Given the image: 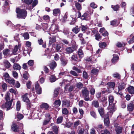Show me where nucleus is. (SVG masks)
I'll return each instance as SVG.
<instances>
[{
  "label": "nucleus",
  "instance_id": "obj_1",
  "mask_svg": "<svg viewBox=\"0 0 134 134\" xmlns=\"http://www.w3.org/2000/svg\"><path fill=\"white\" fill-rule=\"evenodd\" d=\"M16 12L17 13V17L19 18L25 19L26 16V11L24 9L17 8Z\"/></svg>",
  "mask_w": 134,
  "mask_h": 134
},
{
  "label": "nucleus",
  "instance_id": "obj_2",
  "mask_svg": "<svg viewBox=\"0 0 134 134\" xmlns=\"http://www.w3.org/2000/svg\"><path fill=\"white\" fill-rule=\"evenodd\" d=\"M50 30L52 34H55L59 31L58 26L57 25L52 24L50 28Z\"/></svg>",
  "mask_w": 134,
  "mask_h": 134
},
{
  "label": "nucleus",
  "instance_id": "obj_3",
  "mask_svg": "<svg viewBox=\"0 0 134 134\" xmlns=\"http://www.w3.org/2000/svg\"><path fill=\"white\" fill-rule=\"evenodd\" d=\"M12 101H9L6 102L5 103L2 104V108L3 109L6 108L7 110L11 109H12Z\"/></svg>",
  "mask_w": 134,
  "mask_h": 134
},
{
  "label": "nucleus",
  "instance_id": "obj_4",
  "mask_svg": "<svg viewBox=\"0 0 134 134\" xmlns=\"http://www.w3.org/2000/svg\"><path fill=\"white\" fill-rule=\"evenodd\" d=\"M77 47L76 46L73 45L72 47H68L65 49V51L67 53L70 54L72 53L74 51L77 49Z\"/></svg>",
  "mask_w": 134,
  "mask_h": 134
},
{
  "label": "nucleus",
  "instance_id": "obj_5",
  "mask_svg": "<svg viewBox=\"0 0 134 134\" xmlns=\"http://www.w3.org/2000/svg\"><path fill=\"white\" fill-rule=\"evenodd\" d=\"M107 114L108 115V116L106 118H104V122L105 125L107 126H108L109 124V115L110 114V115H111L112 114V113L111 111L108 112Z\"/></svg>",
  "mask_w": 134,
  "mask_h": 134
},
{
  "label": "nucleus",
  "instance_id": "obj_6",
  "mask_svg": "<svg viewBox=\"0 0 134 134\" xmlns=\"http://www.w3.org/2000/svg\"><path fill=\"white\" fill-rule=\"evenodd\" d=\"M108 99L109 102V106L110 107V105H112L114 106L116 103L115 101V103H114V97L112 95H109L108 97Z\"/></svg>",
  "mask_w": 134,
  "mask_h": 134
},
{
  "label": "nucleus",
  "instance_id": "obj_7",
  "mask_svg": "<svg viewBox=\"0 0 134 134\" xmlns=\"http://www.w3.org/2000/svg\"><path fill=\"white\" fill-rule=\"evenodd\" d=\"M35 88L37 93L38 94H40L42 93L41 88L39 84L36 83L35 84Z\"/></svg>",
  "mask_w": 134,
  "mask_h": 134
},
{
  "label": "nucleus",
  "instance_id": "obj_8",
  "mask_svg": "<svg viewBox=\"0 0 134 134\" xmlns=\"http://www.w3.org/2000/svg\"><path fill=\"white\" fill-rule=\"evenodd\" d=\"M49 107V105L47 103H42L40 105V108L41 109H44L45 110H47Z\"/></svg>",
  "mask_w": 134,
  "mask_h": 134
},
{
  "label": "nucleus",
  "instance_id": "obj_9",
  "mask_svg": "<svg viewBox=\"0 0 134 134\" xmlns=\"http://www.w3.org/2000/svg\"><path fill=\"white\" fill-rule=\"evenodd\" d=\"M128 43H132L134 42V35L132 34L130 36L129 38L127 39Z\"/></svg>",
  "mask_w": 134,
  "mask_h": 134
},
{
  "label": "nucleus",
  "instance_id": "obj_10",
  "mask_svg": "<svg viewBox=\"0 0 134 134\" xmlns=\"http://www.w3.org/2000/svg\"><path fill=\"white\" fill-rule=\"evenodd\" d=\"M81 19L82 20H88L90 19V17L88 15L87 13H85L81 16Z\"/></svg>",
  "mask_w": 134,
  "mask_h": 134
},
{
  "label": "nucleus",
  "instance_id": "obj_11",
  "mask_svg": "<svg viewBox=\"0 0 134 134\" xmlns=\"http://www.w3.org/2000/svg\"><path fill=\"white\" fill-rule=\"evenodd\" d=\"M11 129L14 131L17 132L19 131V128L17 126L16 123H13Z\"/></svg>",
  "mask_w": 134,
  "mask_h": 134
},
{
  "label": "nucleus",
  "instance_id": "obj_12",
  "mask_svg": "<svg viewBox=\"0 0 134 134\" xmlns=\"http://www.w3.org/2000/svg\"><path fill=\"white\" fill-rule=\"evenodd\" d=\"M126 84L124 82L119 83L118 88L119 91H121L125 89Z\"/></svg>",
  "mask_w": 134,
  "mask_h": 134
},
{
  "label": "nucleus",
  "instance_id": "obj_13",
  "mask_svg": "<svg viewBox=\"0 0 134 134\" xmlns=\"http://www.w3.org/2000/svg\"><path fill=\"white\" fill-rule=\"evenodd\" d=\"M76 12H74L73 14L71 15V17L72 19V21L70 23V24H73L74 23L76 20Z\"/></svg>",
  "mask_w": 134,
  "mask_h": 134
},
{
  "label": "nucleus",
  "instance_id": "obj_14",
  "mask_svg": "<svg viewBox=\"0 0 134 134\" xmlns=\"http://www.w3.org/2000/svg\"><path fill=\"white\" fill-rule=\"evenodd\" d=\"M53 15L56 16L60 14V10L59 8H57L53 10Z\"/></svg>",
  "mask_w": 134,
  "mask_h": 134
},
{
  "label": "nucleus",
  "instance_id": "obj_15",
  "mask_svg": "<svg viewBox=\"0 0 134 134\" xmlns=\"http://www.w3.org/2000/svg\"><path fill=\"white\" fill-rule=\"evenodd\" d=\"M23 117L24 116L22 114H21L18 112H17L15 114V119H18V121L19 120L23 118Z\"/></svg>",
  "mask_w": 134,
  "mask_h": 134
},
{
  "label": "nucleus",
  "instance_id": "obj_16",
  "mask_svg": "<svg viewBox=\"0 0 134 134\" xmlns=\"http://www.w3.org/2000/svg\"><path fill=\"white\" fill-rule=\"evenodd\" d=\"M13 69L16 70H20L21 69V67L20 65L17 63H14L13 66Z\"/></svg>",
  "mask_w": 134,
  "mask_h": 134
},
{
  "label": "nucleus",
  "instance_id": "obj_17",
  "mask_svg": "<svg viewBox=\"0 0 134 134\" xmlns=\"http://www.w3.org/2000/svg\"><path fill=\"white\" fill-rule=\"evenodd\" d=\"M127 90L128 92L131 94H134V87L130 86L127 88H126V90Z\"/></svg>",
  "mask_w": 134,
  "mask_h": 134
},
{
  "label": "nucleus",
  "instance_id": "obj_18",
  "mask_svg": "<svg viewBox=\"0 0 134 134\" xmlns=\"http://www.w3.org/2000/svg\"><path fill=\"white\" fill-rule=\"evenodd\" d=\"M27 94L26 93L24 95H23L22 96V99L23 101L26 102L27 103L29 102V100L27 96Z\"/></svg>",
  "mask_w": 134,
  "mask_h": 134
},
{
  "label": "nucleus",
  "instance_id": "obj_19",
  "mask_svg": "<svg viewBox=\"0 0 134 134\" xmlns=\"http://www.w3.org/2000/svg\"><path fill=\"white\" fill-rule=\"evenodd\" d=\"M81 91L83 96H86V95L89 94V91L86 88H85L83 89Z\"/></svg>",
  "mask_w": 134,
  "mask_h": 134
},
{
  "label": "nucleus",
  "instance_id": "obj_20",
  "mask_svg": "<svg viewBox=\"0 0 134 134\" xmlns=\"http://www.w3.org/2000/svg\"><path fill=\"white\" fill-rule=\"evenodd\" d=\"M134 108L133 104L132 103H130L127 105V108L128 110L130 111H132Z\"/></svg>",
  "mask_w": 134,
  "mask_h": 134
},
{
  "label": "nucleus",
  "instance_id": "obj_21",
  "mask_svg": "<svg viewBox=\"0 0 134 134\" xmlns=\"http://www.w3.org/2000/svg\"><path fill=\"white\" fill-rule=\"evenodd\" d=\"M113 57L112 59V62L113 63H114L117 62L119 59V57L118 55L116 54H113Z\"/></svg>",
  "mask_w": 134,
  "mask_h": 134
},
{
  "label": "nucleus",
  "instance_id": "obj_22",
  "mask_svg": "<svg viewBox=\"0 0 134 134\" xmlns=\"http://www.w3.org/2000/svg\"><path fill=\"white\" fill-rule=\"evenodd\" d=\"M80 30V28H79L77 26H76L75 27H73L72 29L73 32L75 34H77Z\"/></svg>",
  "mask_w": 134,
  "mask_h": 134
},
{
  "label": "nucleus",
  "instance_id": "obj_23",
  "mask_svg": "<svg viewBox=\"0 0 134 134\" xmlns=\"http://www.w3.org/2000/svg\"><path fill=\"white\" fill-rule=\"evenodd\" d=\"M7 82L10 84L14 85L15 83V81L13 78H9L8 79H7L6 81Z\"/></svg>",
  "mask_w": 134,
  "mask_h": 134
},
{
  "label": "nucleus",
  "instance_id": "obj_24",
  "mask_svg": "<svg viewBox=\"0 0 134 134\" xmlns=\"http://www.w3.org/2000/svg\"><path fill=\"white\" fill-rule=\"evenodd\" d=\"M59 129V127L56 126H53L52 127V129L53 131L55 134H58Z\"/></svg>",
  "mask_w": 134,
  "mask_h": 134
},
{
  "label": "nucleus",
  "instance_id": "obj_25",
  "mask_svg": "<svg viewBox=\"0 0 134 134\" xmlns=\"http://www.w3.org/2000/svg\"><path fill=\"white\" fill-rule=\"evenodd\" d=\"M61 104V101L60 100H55L53 104L54 107H58L60 106Z\"/></svg>",
  "mask_w": 134,
  "mask_h": 134
},
{
  "label": "nucleus",
  "instance_id": "obj_26",
  "mask_svg": "<svg viewBox=\"0 0 134 134\" xmlns=\"http://www.w3.org/2000/svg\"><path fill=\"white\" fill-rule=\"evenodd\" d=\"M57 66L56 63L53 61L49 65V66L51 69H54Z\"/></svg>",
  "mask_w": 134,
  "mask_h": 134
},
{
  "label": "nucleus",
  "instance_id": "obj_27",
  "mask_svg": "<svg viewBox=\"0 0 134 134\" xmlns=\"http://www.w3.org/2000/svg\"><path fill=\"white\" fill-rule=\"evenodd\" d=\"M18 47L17 45L15 46L14 49L12 51V54L14 55L17 54L18 52Z\"/></svg>",
  "mask_w": 134,
  "mask_h": 134
},
{
  "label": "nucleus",
  "instance_id": "obj_28",
  "mask_svg": "<svg viewBox=\"0 0 134 134\" xmlns=\"http://www.w3.org/2000/svg\"><path fill=\"white\" fill-rule=\"evenodd\" d=\"M3 53L4 55H10V51L8 49H6L3 51Z\"/></svg>",
  "mask_w": 134,
  "mask_h": 134
},
{
  "label": "nucleus",
  "instance_id": "obj_29",
  "mask_svg": "<svg viewBox=\"0 0 134 134\" xmlns=\"http://www.w3.org/2000/svg\"><path fill=\"white\" fill-rule=\"evenodd\" d=\"M98 111L100 116L102 117H103L104 114V110L102 108H98Z\"/></svg>",
  "mask_w": 134,
  "mask_h": 134
},
{
  "label": "nucleus",
  "instance_id": "obj_30",
  "mask_svg": "<svg viewBox=\"0 0 134 134\" xmlns=\"http://www.w3.org/2000/svg\"><path fill=\"white\" fill-rule=\"evenodd\" d=\"M75 5L77 9L79 10L82 9L81 5L79 2H75Z\"/></svg>",
  "mask_w": 134,
  "mask_h": 134
},
{
  "label": "nucleus",
  "instance_id": "obj_31",
  "mask_svg": "<svg viewBox=\"0 0 134 134\" xmlns=\"http://www.w3.org/2000/svg\"><path fill=\"white\" fill-rule=\"evenodd\" d=\"M119 24V22L116 20H114L110 22V24L112 25L116 26Z\"/></svg>",
  "mask_w": 134,
  "mask_h": 134
},
{
  "label": "nucleus",
  "instance_id": "obj_32",
  "mask_svg": "<svg viewBox=\"0 0 134 134\" xmlns=\"http://www.w3.org/2000/svg\"><path fill=\"white\" fill-rule=\"evenodd\" d=\"M107 44L104 42H100L99 43V46L100 48H104L107 46Z\"/></svg>",
  "mask_w": 134,
  "mask_h": 134
},
{
  "label": "nucleus",
  "instance_id": "obj_33",
  "mask_svg": "<svg viewBox=\"0 0 134 134\" xmlns=\"http://www.w3.org/2000/svg\"><path fill=\"white\" fill-rule=\"evenodd\" d=\"M107 85L110 88H113V89L115 84L114 82H109L107 83Z\"/></svg>",
  "mask_w": 134,
  "mask_h": 134
},
{
  "label": "nucleus",
  "instance_id": "obj_34",
  "mask_svg": "<svg viewBox=\"0 0 134 134\" xmlns=\"http://www.w3.org/2000/svg\"><path fill=\"white\" fill-rule=\"evenodd\" d=\"M4 10L5 12L7 11L9 9V7L8 5V3L6 1L5 2V3L4 5Z\"/></svg>",
  "mask_w": 134,
  "mask_h": 134
},
{
  "label": "nucleus",
  "instance_id": "obj_35",
  "mask_svg": "<svg viewBox=\"0 0 134 134\" xmlns=\"http://www.w3.org/2000/svg\"><path fill=\"white\" fill-rule=\"evenodd\" d=\"M21 107V104L20 102L19 101H18L16 104V110L18 111H19Z\"/></svg>",
  "mask_w": 134,
  "mask_h": 134
},
{
  "label": "nucleus",
  "instance_id": "obj_36",
  "mask_svg": "<svg viewBox=\"0 0 134 134\" xmlns=\"http://www.w3.org/2000/svg\"><path fill=\"white\" fill-rule=\"evenodd\" d=\"M41 26L43 30L45 31L48 28V25L47 24L43 23L42 24Z\"/></svg>",
  "mask_w": 134,
  "mask_h": 134
},
{
  "label": "nucleus",
  "instance_id": "obj_37",
  "mask_svg": "<svg viewBox=\"0 0 134 134\" xmlns=\"http://www.w3.org/2000/svg\"><path fill=\"white\" fill-rule=\"evenodd\" d=\"M43 20L47 22H49L50 21V17L48 15H45L43 16Z\"/></svg>",
  "mask_w": 134,
  "mask_h": 134
},
{
  "label": "nucleus",
  "instance_id": "obj_38",
  "mask_svg": "<svg viewBox=\"0 0 134 134\" xmlns=\"http://www.w3.org/2000/svg\"><path fill=\"white\" fill-rule=\"evenodd\" d=\"M78 54L80 58H82L83 56V53L81 49H79L78 51Z\"/></svg>",
  "mask_w": 134,
  "mask_h": 134
},
{
  "label": "nucleus",
  "instance_id": "obj_39",
  "mask_svg": "<svg viewBox=\"0 0 134 134\" xmlns=\"http://www.w3.org/2000/svg\"><path fill=\"white\" fill-rule=\"evenodd\" d=\"M113 76L115 78H116L118 79H120L121 76L118 73L115 72L113 74Z\"/></svg>",
  "mask_w": 134,
  "mask_h": 134
},
{
  "label": "nucleus",
  "instance_id": "obj_40",
  "mask_svg": "<svg viewBox=\"0 0 134 134\" xmlns=\"http://www.w3.org/2000/svg\"><path fill=\"white\" fill-rule=\"evenodd\" d=\"M81 28L82 31L83 32L85 31L86 30L88 29V26L87 25H81Z\"/></svg>",
  "mask_w": 134,
  "mask_h": 134
},
{
  "label": "nucleus",
  "instance_id": "obj_41",
  "mask_svg": "<svg viewBox=\"0 0 134 134\" xmlns=\"http://www.w3.org/2000/svg\"><path fill=\"white\" fill-rule=\"evenodd\" d=\"M3 77H4V79L7 81V79H8L10 78V76L8 74L7 72L4 73L3 74Z\"/></svg>",
  "mask_w": 134,
  "mask_h": 134
},
{
  "label": "nucleus",
  "instance_id": "obj_42",
  "mask_svg": "<svg viewBox=\"0 0 134 134\" xmlns=\"http://www.w3.org/2000/svg\"><path fill=\"white\" fill-rule=\"evenodd\" d=\"M92 104L96 108H97L99 106V103L96 100H93L92 102Z\"/></svg>",
  "mask_w": 134,
  "mask_h": 134
},
{
  "label": "nucleus",
  "instance_id": "obj_43",
  "mask_svg": "<svg viewBox=\"0 0 134 134\" xmlns=\"http://www.w3.org/2000/svg\"><path fill=\"white\" fill-rule=\"evenodd\" d=\"M44 76L43 75H41L39 76L40 77V81L41 83H43L45 80Z\"/></svg>",
  "mask_w": 134,
  "mask_h": 134
},
{
  "label": "nucleus",
  "instance_id": "obj_44",
  "mask_svg": "<svg viewBox=\"0 0 134 134\" xmlns=\"http://www.w3.org/2000/svg\"><path fill=\"white\" fill-rule=\"evenodd\" d=\"M56 41L55 38H50V40L49 42V45H51L53 43L55 42Z\"/></svg>",
  "mask_w": 134,
  "mask_h": 134
},
{
  "label": "nucleus",
  "instance_id": "obj_45",
  "mask_svg": "<svg viewBox=\"0 0 134 134\" xmlns=\"http://www.w3.org/2000/svg\"><path fill=\"white\" fill-rule=\"evenodd\" d=\"M76 85L77 88L80 89L82 88L83 86V84L81 82L77 83Z\"/></svg>",
  "mask_w": 134,
  "mask_h": 134
},
{
  "label": "nucleus",
  "instance_id": "obj_46",
  "mask_svg": "<svg viewBox=\"0 0 134 134\" xmlns=\"http://www.w3.org/2000/svg\"><path fill=\"white\" fill-rule=\"evenodd\" d=\"M122 130V128L120 127H118L116 130V131L117 134H120Z\"/></svg>",
  "mask_w": 134,
  "mask_h": 134
},
{
  "label": "nucleus",
  "instance_id": "obj_47",
  "mask_svg": "<svg viewBox=\"0 0 134 134\" xmlns=\"http://www.w3.org/2000/svg\"><path fill=\"white\" fill-rule=\"evenodd\" d=\"M56 80L55 76L54 75H52L50 77V80L51 82H54Z\"/></svg>",
  "mask_w": 134,
  "mask_h": 134
},
{
  "label": "nucleus",
  "instance_id": "obj_48",
  "mask_svg": "<svg viewBox=\"0 0 134 134\" xmlns=\"http://www.w3.org/2000/svg\"><path fill=\"white\" fill-rule=\"evenodd\" d=\"M23 36L25 39H28L29 38V35L27 32H26L23 34Z\"/></svg>",
  "mask_w": 134,
  "mask_h": 134
},
{
  "label": "nucleus",
  "instance_id": "obj_49",
  "mask_svg": "<svg viewBox=\"0 0 134 134\" xmlns=\"http://www.w3.org/2000/svg\"><path fill=\"white\" fill-rule=\"evenodd\" d=\"M22 2L28 4H30L33 1V0H21Z\"/></svg>",
  "mask_w": 134,
  "mask_h": 134
},
{
  "label": "nucleus",
  "instance_id": "obj_50",
  "mask_svg": "<svg viewBox=\"0 0 134 134\" xmlns=\"http://www.w3.org/2000/svg\"><path fill=\"white\" fill-rule=\"evenodd\" d=\"M9 91L10 92L13 93L15 95L17 93V91L16 89L11 88L10 89Z\"/></svg>",
  "mask_w": 134,
  "mask_h": 134
},
{
  "label": "nucleus",
  "instance_id": "obj_51",
  "mask_svg": "<svg viewBox=\"0 0 134 134\" xmlns=\"http://www.w3.org/2000/svg\"><path fill=\"white\" fill-rule=\"evenodd\" d=\"M38 3V1L37 0H35L34 1L32 4V7L31 8H30V9H32Z\"/></svg>",
  "mask_w": 134,
  "mask_h": 134
},
{
  "label": "nucleus",
  "instance_id": "obj_52",
  "mask_svg": "<svg viewBox=\"0 0 134 134\" xmlns=\"http://www.w3.org/2000/svg\"><path fill=\"white\" fill-rule=\"evenodd\" d=\"M4 63L7 68H9L11 64L8 61L6 60L5 61Z\"/></svg>",
  "mask_w": 134,
  "mask_h": 134
},
{
  "label": "nucleus",
  "instance_id": "obj_53",
  "mask_svg": "<svg viewBox=\"0 0 134 134\" xmlns=\"http://www.w3.org/2000/svg\"><path fill=\"white\" fill-rule=\"evenodd\" d=\"M10 94L9 92H7L5 95V99L7 100H9L10 99Z\"/></svg>",
  "mask_w": 134,
  "mask_h": 134
},
{
  "label": "nucleus",
  "instance_id": "obj_54",
  "mask_svg": "<svg viewBox=\"0 0 134 134\" xmlns=\"http://www.w3.org/2000/svg\"><path fill=\"white\" fill-rule=\"evenodd\" d=\"M111 8L113 9L114 11H117L119 8V6L117 5L115 6L112 5L111 6Z\"/></svg>",
  "mask_w": 134,
  "mask_h": 134
},
{
  "label": "nucleus",
  "instance_id": "obj_55",
  "mask_svg": "<svg viewBox=\"0 0 134 134\" xmlns=\"http://www.w3.org/2000/svg\"><path fill=\"white\" fill-rule=\"evenodd\" d=\"M83 77L85 79H87L88 78V75L87 73L85 71H84L83 72Z\"/></svg>",
  "mask_w": 134,
  "mask_h": 134
},
{
  "label": "nucleus",
  "instance_id": "obj_56",
  "mask_svg": "<svg viewBox=\"0 0 134 134\" xmlns=\"http://www.w3.org/2000/svg\"><path fill=\"white\" fill-rule=\"evenodd\" d=\"M84 97V99L86 101L89 100L91 101L93 98L90 99L89 97V95H86V96H83Z\"/></svg>",
  "mask_w": 134,
  "mask_h": 134
},
{
  "label": "nucleus",
  "instance_id": "obj_57",
  "mask_svg": "<svg viewBox=\"0 0 134 134\" xmlns=\"http://www.w3.org/2000/svg\"><path fill=\"white\" fill-rule=\"evenodd\" d=\"M63 117L62 116H60L57 119V123L58 124L61 123L63 120Z\"/></svg>",
  "mask_w": 134,
  "mask_h": 134
},
{
  "label": "nucleus",
  "instance_id": "obj_58",
  "mask_svg": "<svg viewBox=\"0 0 134 134\" xmlns=\"http://www.w3.org/2000/svg\"><path fill=\"white\" fill-rule=\"evenodd\" d=\"M59 90V88H57L54 91V97H56L57 96L58 94Z\"/></svg>",
  "mask_w": 134,
  "mask_h": 134
},
{
  "label": "nucleus",
  "instance_id": "obj_59",
  "mask_svg": "<svg viewBox=\"0 0 134 134\" xmlns=\"http://www.w3.org/2000/svg\"><path fill=\"white\" fill-rule=\"evenodd\" d=\"M99 72L98 69H96L95 68L93 69L92 70L91 72L94 74H96Z\"/></svg>",
  "mask_w": 134,
  "mask_h": 134
},
{
  "label": "nucleus",
  "instance_id": "obj_60",
  "mask_svg": "<svg viewBox=\"0 0 134 134\" xmlns=\"http://www.w3.org/2000/svg\"><path fill=\"white\" fill-rule=\"evenodd\" d=\"M12 73L13 76L16 79L18 78V74L17 72L15 71H12Z\"/></svg>",
  "mask_w": 134,
  "mask_h": 134
},
{
  "label": "nucleus",
  "instance_id": "obj_61",
  "mask_svg": "<svg viewBox=\"0 0 134 134\" xmlns=\"http://www.w3.org/2000/svg\"><path fill=\"white\" fill-rule=\"evenodd\" d=\"M62 113L63 114L66 115L68 113V111L67 109L65 108H62Z\"/></svg>",
  "mask_w": 134,
  "mask_h": 134
},
{
  "label": "nucleus",
  "instance_id": "obj_62",
  "mask_svg": "<svg viewBox=\"0 0 134 134\" xmlns=\"http://www.w3.org/2000/svg\"><path fill=\"white\" fill-rule=\"evenodd\" d=\"M95 38L98 41H99L101 39V37L99 34H97L95 35Z\"/></svg>",
  "mask_w": 134,
  "mask_h": 134
},
{
  "label": "nucleus",
  "instance_id": "obj_63",
  "mask_svg": "<svg viewBox=\"0 0 134 134\" xmlns=\"http://www.w3.org/2000/svg\"><path fill=\"white\" fill-rule=\"evenodd\" d=\"M90 114L94 118H96L97 115L93 111H91L90 112Z\"/></svg>",
  "mask_w": 134,
  "mask_h": 134
},
{
  "label": "nucleus",
  "instance_id": "obj_64",
  "mask_svg": "<svg viewBox=\"0 0 134 134\" xmlns=\"http://www.w3.org/2000/svg\"><path fill=\"white\" fill-rule=\"evenodd\" d=\"M50 119L49 118V119H45L43 122V125H44L48 124L50 120Z\"/></svg>",
  "mask_w": 134,
  "mask_h": 134
}]
</instances>
